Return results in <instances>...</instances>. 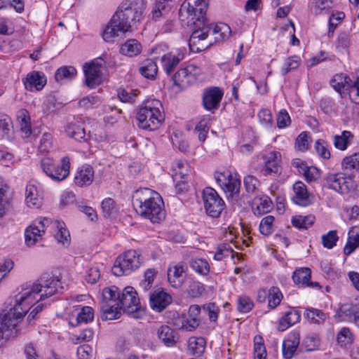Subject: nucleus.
Instances as JSON below:
<instances>
[{"label": "nucleus", "instance_id": "774afa93", "mask_svg": "<svg viewBox=\"0 0 359 359\" xmlns=\"http://www.w3.org/2000/svg\"><path fill=\"white\" fill-rule=\"evenodd\" d=\"M348 91L351 102L359 104V77L353 83H350Z\"/></svg>", "mask_w": 359, "mask_h": 359}, {"label": "nucleus", "instance_id": "0eeeda50", "mask_svg": "<svg viewBox=\"0 0 359 359\" xmlns=\"http://www.w3.org/2000/svg\"><path fill=\"white\" fill-rule=\"evenodd\" d=\"M141 263L140 254L135 250H129L116 258L111 271L116 276L128 275L138 269Z\"/></svg>", "mask_w": 359, "mask_h": 359}, {"label": "nucleus", "instance_id": "20e7f679", "mask_svg": "<svg viewBox=\"0 0 359 359\" xmlns=\"http://www.w3.org/2000/svg\"><path fill=\"white\" fill-rule=\"evenodd\" d=\"M136 194L143 196L135 199V204L139 208L137 211L140 216L149 219L152 223H159L165 218L164 203L158 193L144 188L137 190Z\"/></svg>", "mask_w": 359, "mask_h": 359}, {"label": "nucleus", "instance_id": "09e8293b", "mask_svg": "<svg viewBox=\"0 0 359 359\" xmlns=\"http://www.w3.org/2000/svg\"><path fill=\"white\" fill-rule=\"evenodd\" d=\"M283 298L280 290L278 287H271L268 293V306L273 309L281 302Z\"/></svg>", "mask_w": 359, "mask_h": 359}, {"label": "nucleus", "instance_id": "ddd939ff", "mask_svg": "<svg viewBox=\"0 0 359 359\" xmlns=\"http://www.w3.org/2000/svg\"><path fill=\"white\" fill-rule=\"evenodd\" d=\"M326 184L330 189L344 194L354 187L352 175L346 176L344 173L328 174L325 178Z\"/></svg>", "mask_w": 359, "mask_h": 359}, {"label": "nucleus", "instance_id": "412c9836", "mask_svg": "<svg viewBox=\"0 0 359 359\" xmlns=\"http://www.w3.org/2000/svg\"><path fill=\"white\" fill-rule=\"evenodd\" d=\"M65 223L60 220H52L48 224V231L54 235L57 243L63 246H68L70 242V235L65 227Z\"/></svg>", "mask_w": 359, "mask_h": 359}, {"label": "nucleus", "instance_id": "1a4fd4ad", "mask_svg": "<svg viewBox=\"0 0 359 359\" xmlns=\"http://www.w3.org/2000/svg\"><path fill=\"white\" fill-rule=\"evenodd\" d=\"M41 166L46 175L56 182L64 180L69 175L70 162L67 156L63 157L60 164H55L52 158L44 157Z\"/></svg>", "mask_w": 359, "mask_h": 359}, {"label": "nucleus", "instance_id": "8fccbe9b", "mask_svg": "<svg viewBox=\"0 0 359 359\" xmlns=\"http://www.w3.org/2000/svg\"><path fill=\"white\" fill-rule=\"evenodd\" d=\"M304 316L313 323L320 324L326 319V314L322 311L313 308L305 309Z\"/></svg>", "mask_w": 359, "mask_h": 359}, {"label": "nucleus", "instance_id": "7c9ffc66", "mask_svg": "<svg viewBox=\"0 0 359 359\" xmlns=\"http://www.w3.org/2000/svg\"><path fill=\"white\" fill-rule=\"evenodd\" d=\"M301 316L298 311L290 309L279 320L277 329L283 332L290 326L298 323Z\"/></svg>", "mask_w": 359, "mask_h": 359}, {"label": "nucleus", "instance_id": "6e6552de", "mask_svg": "<svg viewBox=\"0 0 359 359\" xmlns=\"http://www.w3.org/2000/svg\"><path fill=\"white\" fill-rule=\"evenodd\" d=\"M215 177L227 198L232 202H238L241 188V180L238 175L227 170L215 173Z\"/></svg>", "mask_w": 359, "mask_h": 359}, {"label": "nucleus", "instance_id": "39448f33", "mask_svg": "<svg viewBox=\"0 0 359 359\" xmlns=\"http://www.w3.org/2000/svg\"><path fill=\"white\" fill-rule=\"evenodd\" d=\"M210 33L216 35L215 40H223L230 36L231 28L225 23L203 24L201 29L193 31L189 41L190 49L193 52H201L209 48L212 44V41L207 40Z\"/></svg>", "mask_w": 359, "mask_h": 359}, {"label": "nucleus", "instance_id": "69168bd1", "mask_svg": "<svg viewBox=\"0 0 359 359\" xmlns=\"http://www.w3.org/2000/svg\"><path fill=\"white\" fill-rule=\"evenodd\" d=\"M210 118L205 117L202 118L195 127V130L198 133V140L200 142H203L209 130L208 121Z\"/></svg>", "mask_w": 359, "mask_h": 359}, {"label": "nucleus", "instance_id": "c9c22d12", "mask_svg": "<svg viewBox=\"0 0 359 359\" xmlns=\"http://www.w3.org/2000/svg\"><path fill=\"white\" fill-rule=\"evenodd\" d=\"M156 334L158 339L167 346H172L176 343L174 331L168 325H161Z\"/></svg>", "mask_w": 359, "mask_h": 359}, {"label": "nucleus", "instance_id": "f03ea898", "mask_svg": "<svg viewBox=\"0 0 359 359\" xmlns=\"http://www.w3.org/2000/svg\"><path fill=\"white\" fill-rule=\"evenodd\" d=\"M144 9L143 0H124L104 30L103 39L109 42L128 32L133 25L140 21Z\"/></svg>", "mask_w": 359, "mask_h": 359}, {"label": "nucleus", "instance_id": "b1692460", "mask_svg": "<svg viewBox=\"0 0 359 359\" xmlns=\"http://www.w3.org/2000/svg\"><path fill=\"white\" fill-rule=\"evenodd\" d=\"M94 179V170L90 165H83L79 168L74 177L76 186L83 187L92 184Z\"/></svg>", "mask_w": 359, "mask_h": 359}, {"label": "nucleus", "instance_id": "4be33fe9", "mask_svg": "<svg viewBox=\"0 0 359 359\" xmlns=\"http://www.w3.org/2000/svg\"><path fill=\"white\" fill-rule=\"evenodd\" d=\"M187 266L182 262L170 265L168 269V279L172 287L180 288L182 286Z\"/></svg>", "mask_w": 359, "mask_h": 359}, {"label": "nucleus", "instance_id": "de8ad7c7", "mask_svg": "<svg viewBox=\"0 0 359 359\" xmlns=\"http://www.w3.org/2000/svg\"><path fill=\"white\" fill-rule=\"evenodd\" d=\"M76 70L72 66H64L57 69L55 74L57 81L62 82L64 80H72L76 75Z\"/></svg>", "mask_w": 359, "mask_h": 359}, {"label": "nucleus", "instance_id": "79ce46f5", "mask_svg": "<svg viewBox=\"0 0 359 359\" xmlns=\"http://www.w3.org/2000/svg\"><path fill=\"white\" fill-rule=\"evenodd\" d=\"M359 246V231L352 229L348 231L347 242L344 248V253L348 256Z\"/></svg>", "mask_w": 359, "mask_h": 359}, {"label": "nucleus", "instance_id": "4d7b16f0", "mask_svg": "<svg viewBox=\"0 0 359 359\" xmlns=\"http://www.w3.org/2000/svg\"><path fill=\"white\" fill-rule=\"evenodd\" d=\"M341 167L346 170L359 169V152L346 156L341 161Z\"/></svg>", "mask_w": 359, "mask_h": 359}, {"label": "nucleus", "instance_id": "2f4dec72", "mask_svg": "<svg viewBox=\"0 0 359 359\" xmlns=\"http://www.w3.org/2000/svg\"><path fill=\"white\" fill-rule=\"evenodd\" d=\"M172 0H156L151 13L152 20H158L170 12Z\"/></svg>", "mask_w": 359, "mask_h": 359}, {"label": "nucleus", "instance_id": "4c0bfd02", "mask_svg": "<svg viewBox=\"0 0 359 359\" xmlns=\"http://www.w3.org/2000/svg\"><path fill=\"white\" fill-rule=\"evenodd\" d=\"M142 51V45L136 39L126 41L121 47L120 52L125 55L133 57L140 54Z\"/></svg>", "mask_w": 359, "mask_h": 359}, {"label": "nucleus", "instance_id": "473e14b6", "mask_svg": "<svg viewBox=\"0 0 359 359\" xmlns=\"http://www.w3.org/2000/svg\"><path fill=\"white\" fill-rule=\"evenodd\" d=\"M102 318L104 320H111L120 317L121 311H123L118 303L101 304Z\"/></svg>", "mask_w": 359, "mask_h": 359}, {"label": "nucleus", "instance_id": "338daca9", "mask_svg": "<svg viewBox=\"0 0 359 359\" xmlns=\"http://www.w3.org/2000/svg\"><path fill=\"white\" fill-rule=\"evenodd\" d=\"M339 237L337 231H330L327 233L322 236V243L327 249H332L338 241Z\"/></svg>", "mask_w": 359, "mask_h": 359}, {"label": "nucleus", "instance_id": "0e129e2a", "mask_svg": "<svg viewBox=\"0 0 359 359\" xmlns=\"http://www.w3.org/2000/svg\"><path fill=\"white\" fill-rule=\"evenodd\" d=\"M254 358L255 359H266V348L261 337L255 338Z\"/></svg>", "mask_w": 359, "mask_h": 359}, {"label": "nucleus", "instance_id": "393cba45", "mask_svg": "<svg viewBox=\"0 0 359 359\" xmlns=\"http://www.w3.org/2000/svg\"><path fill=\"white\" fill-rule=\"evenodd\" d=\"M42 201V195L37 187L32 183L27 184L25 190V202L27 206L39 208L41 206Z\"/></svg>", "mask_w": 359, "mask_h": 359}, {"label": "nucleus", "instance_id": "c03bdc74", "mask_svg": "<svg viewBox=\"0 0 359 359\" xmlns=\"http://www.w3.org/2000/svg\"><path fill=\"white\" fill-rule=\"evenodd\" d=\"M311 271L309 268H299L296 269L292 275L294 282L302 287H306L311 279Z\"/></svg>", "mask_w": 359, "mask_h": 359}, {"label": "nucleus", "instance_id": "3c124183", "mask_svg": "<svg viewBox=\"0 0 359 359\" xmlns=\"http://www.w3.org/2000/svg\"><path fill=\"white\" fill-rule=\"evenodd\" d=\"M275 217L272 215H267L263 217L259 224L260 233L266 236H269L274 231Z\"/></svg>", "mask_w": 359, "mask_h": 359}, {"label": "nucleus", "instance_id": "58836bf2", "mask_svg": "<svg viewBox=\"0 0 359 359\" xmlns=\"http://www.w3.org/2000/svg\"><path fill=\"white\" fill-rule=\"evenodd\" d=\"M139 72L144 77L148 79H154L157 74L158 67L154 60L148 59L143 62Z\"/></svg>", "mask_w": 359, "mask_h": 359}, {"label": "nucleus", "instance_id": "c85d7f7f", "mask_svg": "<svg viewBox=\"0 0 359 359\" xmlns=\"http://www.w3.org/2000/svg\"><path fill=\"white\" fill-rule=\"evenodd\" d=\"M338 316L341 320L353 322L359 326V311L355 305L352 304L341 305L339 309Z\"/></svg>", "mask_w": 359, "mask_h": 359}, {"label": "nucleus", "instance_id": "f8f14e48", "mask_svg": "<svg viewBox=\"0 0 359 359\" xmlns=\"http://www.w3.org/2000/svg\"><path fill=\"white\" fill-rule=\"evenodd\" d=\"M48 222H50V218L39 217L25 229V238L27 246H33L41 240L43 234L48 231Z\"/></svg>", "mask_w": 359, "mask_h": 359}, {"label": "nucleus", "instance_id": "a878e982", "mask_svg": "<svg viewBox=\"0 0 359 359\" xmlns=\"http://www.w3.org/2000/svg\"><path fill=\"white\" fill-rule=\"evenodd\" d=\"M150 306L158 312L162 311L171 302V297L163 291H156L150 294Z\"/></svg>", "mask_w": 359, "mask_h": 359}, {"label": "nucleus", "instance_id": "f3484780", "mask_svg": "<svg viewBox=\"0 0 359 359\" xmlns=\"http://www.w3.org/2000/svg\"><path fill=\"white\" fill-rule=\"evenodd\" d=\"M136 290L130 286L126 287L121 293L118 303L123 312L133 313L136 311L140 305Z\"/></svg>", "mask_w": 359, "mask_h": 359}, {"label": "nucleus", "instance_id": "cd10ccee", "mask_svg": "<svg viewBox=\"0 0 359 359\" xmlns=\"http://www.w3.org/2000/svg\"><path fill=\"white\" fill-rule=\"evenodd\" d=\"M172 172L174 181L190 178L192 174V169L187 161L183 160H175L172 163Z\"/></svg>", "mask_w": 359, "mask_h": 359}, {"label": "nucleus", "instance_id": "5701e85b", "mask_svg": "<svg viewBox=\"0 0 359 359\" xmlns=\"http://www.w3.org/2000/svg\"><path fill=\"white\" fill-rule=\"evenodd\" d=\"M94 318V311L90 306H78L69 320V325L76 327L81 323H88Z\"/></svg>", "mask_w": 359, "mask_h": 359}, {"label": "nucleus", "instance_id": "6e6d98bb", "mask_svg": "<svg viewBox=\"0 0 359 359\" xmlns=\"http://www.w3.org/2000/svg\"><path fill=\"white\" fill-rule=\"evenodd\" d=\"M204 291V285L199 281L194 280L188 281V286L186 292L189 297L193 298L198 297Z\"/></svg>", "mask_w": 359, "mask_h": 359}, {"label": "nucleus", "instance_id": "49530a36", "mask_svg": "<svg viewBox=\"0 0 359 359\" xmlns=\"http://www.w3.org/2000/svg\"><path fill=\"white\" fill-rule=\"evenodd\" d=\"M121 292L116 286L105 287L102 291V300L101 304L118 303Z\"/></svg>", "mask_w": 359, "mask_h": 359}, {"label": "nucleus", "instance_id": "e433bc0d", "mask_svg": "<svg viewBox=\"0 0 359 359\" xmlns=\"http://www.w3.org/2000/svg\"><path fill=\"white\" fill-rule=\"evenodd\" d=\"M200 322V319H196L186 313H182L181 317L177 320L176 324L179 326L180 330L186 332H191L198 327Z\"/></svg>", "mask_w": 359, "mask_h": 359}, {"label": "nucleus", "instance_id": "bf43d9fd", "mask_svg": "<svg viewBox=\"0 0 359 359\" xmlns=\"http://www.w3.org/2000/svg\"><path fill=\"white\" fill-rule=\"evenodd\" d=\"M254 307L253 301L246 295H241L237 299V309L241 313H248Z\"/></svg>", "mask_w": 359, "mask_h": 359}, {"label": "nucleus", "instance_id": "864d4df0", "mask_svg": "<svg viewBox=\"0 0 359 359\" xmlns=\"http://www.w3.org/2000/svg\"><path fill=\"white\" fill-rule=\"evenodd\" d=\"M17 118L20 123L21 130L27 135H29L31 133V126L28 111L25 109H20L17 113Z\"/></svg>", "mask_w": 359, "mask_h": 359}, {"label": "nucleus", "instance_id": "6ab92c4d", "mask_svg": "<svg viewBox=\"0 0 359 359\" xmlns=\"http://www.w3.org/2000/svg\"><path fill=\"white\" fill-rule=\"evenodd\" d=\"M224 93L218 87H211L203 90L202 104L203 107L212 113L219 107Z\"/></svg>", "mask_w": 359, "mask_h": 359}, {"label": "nucleus", "instance_id": "2eb2a0df", "mask_svg": "<svg viewBox=\"0 0 359 359\" xmlns=\"http://www.w3.org/2000/svg\"><path fill=\"white\" fill-rule=\"evenodd\" d=\"M207 8V2H203L199 8L193 6V8H189V9L185 11H182V5L179 11L180 18L183 21L185 20L184 18H186L188 24H194L196 25L197 29H201L203 24H207L205 22V15L206 13Z\"/></svg>", "mask_w": 359, "mask_h": 359}, {"label": "nucleus", "instance_id": "ea45409f", "mask_svg": "<svg viewBox=\"0 0 359 359\" xmlns=\"http://www.w3.org/2000/svg\"><path fill=\"white\" fill-rule=\"evenodd\" d=\"M351 79L348 76L343 74H336L330 81L332 87L338 92L341 95L343 93V90H348L351 83Z\"/></svg>", "mask_w": 359, "mask_h": 359}, {"label": "nucleus", "instance_id": "e2e57ef3", "mask_svg": "<svg viewBox=\"0 0 359 359\" xmlns=\"http://www.w3.org/2000/svg\"><path fill=\"white\" fill-rule=\"evenodd\" d=\"M311 140L309 133L302 132L296 139L295 148L299 151H304L308 149Z\"/></svg>", "mask_w": 359, "mask_h": 359}, {"label": "nucleus", "instance_id": "dca6fc26", "mask_svg": "<svg viewBox=\"0 0 359 359\" xmlns=\"http://www.w3.org/2000/svg\"><path fill=\"white\" fill-rule=\"evenodd\" d=\"M262 172L263 175L276 176L280 173L281 154L280 152L273 151L266 153L265 154L262 155Z\"/></svg>", "mask_w": 359, "mask_h": 359}, {"label": "nucleus", "instance_id": "f704fd0d", "mask_svg": "<svg viewBox=\"0 0 359 359\" xmlns=\"http://www.w3.org/2000/svg\"><path fill=\"white\" fill-rule=\"evenodd\" d=\"M271 209L272 202L269 197L263 196L255 198L252 206V211L255 215H262L270 212Z\"/></svg>", "mask_w": 359, "mask_h": 359}, {"label": "nucleus", "instance_id": "9b49d317", "mask_svg": "<svg viewBox=\"0 0 359 359\" xmlns=\"http://www.w3.org/2000/svg\"><path fill=\"white\" fill-rule=\"evenodd\" d=\"M104 62L98 57L90 62L85 63L83 69L86 86L90 88H95L102 83L101 69Z\"/></svg>", "mask_w": 359, "mask_h": 359}, {"label": "nucleus", "instance_id": "37998d69", "mask_svg": "<svg viewBox=\"0 0 359 359\" xmlns=\"http://www.w3.org/2000/svg\"><path fill=\"white\" fill-rule=\"evenodd\" d=\"M206 341L203 337H191L189 341V348L192 354L200 357L205 351Z\"/></svg>", "mask_w": 359, "mask_h": 359}, {"label": "nucleus", "instance_id": "72a5a7b5", "mask_svg": "<svg viewBox=\"0 0 359 359\" xmlns=\"http://www.w3.org/2000/svg\"><path fill=\"white\" fill-rule=\"evenodd\" d=\"M67 135L78 142H85L90 137L85 128L79 124L71 123L66 128Z\"/></svg>", "mask_w": 359, "mask_h": 359}, {"label": "nucleus", "instance_id": "423d86ee", "mask_svg": "<svg viewBox=\"0 0 359 359\" xmlns=\"http://www.w3.org/2000/svg\"><path fill=\"white\" fill-rule=\"evenodd\" d=\"M162 104L158 100H148L137 109V126L144 130H154L159 128L163 120L161 113Z\"/></svg>", "mask_w": 359, "mask_h": 359}, {"label": "nucleus", "instance_id": "603ef678", "mask_svg": "<svg viewBox=\"0 0 359 359\" xmlns=\"http://www.w3.org/2000/svg\"><path fill=\"white\" fill-rule=\"evenodd\" d=\"M315 217L312 215L302 216L298 215L293 217L292 224L294 226L299 229H307L314 223Z\"/></svg>", "mask_w": 359, "mask_h": 359}, {"label": "nucleus", "instance_id": "a18cd8bd", "mask_svg": "<svg viewBox=\"0 0 359 359\" xmlns=\"http://www.w3.org/2000/svg\"><path fill=\"white\" fill-rule=\"evenodd\" d=\"M191 269L201 276H207L210 272V265L205 259H192L189 262Z\"/></svg>", "mask_w": 359, "mask_h": 359}, {"label": "nucleus", "instance_id": "bb28decb", "mask_svg": "<svg viewBox=\"0 0 359 359\" xmlns=\"http://www.w3.org/2000/svg\"><path fill=\"white\" fill-rule=\"evenodd\" d=\"M294 195L292 198L294 203L301 206H308L311 203L310 196L306 185L302 182H297L293 185Z\"/></svg>", "mask_w": 359, "mask_h": 359}, {"label": "nucleus", "instance_id": "5fc2aeb1", "mask_svg": "<svg viewBox=\"0 0 359 359\" xmlns=\"http://www.w3.org/2000/svg\"><path fill=\"white\" fill-rule=\"evenodd\" d=\"M101 208L104 217H114L118 210L114 201L111 198H107L102 201Z\"/></svg>", "mask_w": 359, "mask_h": 359}, {"label": "nucleus", "instance_id": "4468645a", "mask_svg": "<svg viewBox=\"0 0 359 359\" xmlns=\"http://www.w3.org/2000/svg\"><path fill=\"white\" fill-rule=\"evenodd\" d=\"M199 73V69L190 65L179 69L172 76L173 84L180 90H183L195 83Z\"/></svg>", "mask_w": 359, "mask_h": 359}, {"label": "nucleus", "instance_id": "a19ab883", "mask_svg": "<svg viewBox=\"0 0 359 359\" xmlns=\"http://www.w3.org/2000/svg\"><path fill=\"white\" fill-rule=\"evenodd\" d=\"M353 138V135L350 131L344 130L341 135L334 136V145L337 149L344 151L351 144Z\"/></svg>", "mask_w": 359, "mask_h": 359}, {"label": "nucleus", "instance_id": "c756f323", "mask_svg": "<svg viewBox=\"0 0 359 359\" xmlns=\"http://www.w3.org/2000/svg\"><path fill=\"white\" fill-rule=\"evenodd\" d=\"M300 337L297 332L291 333L283 343V355L285 359H291L299 344Z\"/></svg>", "mask_w": 359, "mask_h": 359}, {"label": "nucleus", "instance_id": "052dcab7", "mask_svg": "<svg viewBox=\"0 0 359 359\" xmlns=\"http://www.w3.org/2000/svg\"><path fill=\"white\" fill-rule=\"evenodd\" d=\"M243 183L248 194H255L259 186V181L253 175H249L244 177Z\"/></svg>", "mask_w": 359, "mask_h": 359}, {"label": "nucleus", "instance_id": "680f3d73", "mask_svg": "<svg viewBox=\"0 0 359 359\" xmlns=\"http://www.w3.org/2000/svg\"><path fill=\"white\" fill-rule=\"evenodd\" d=\"M337 340L341 347H346V346L350 345L353 340V335L351 333L350 330L347 327L341 328L337 334Z\"/></svg>", "mask_w": 359, "mask_h": 359}, {"label": "nucleus", "instance_id": "9d476101", "mask_svg": "<svg viewBox=\"0 0 359 359\" xmlns=\"http://www.w3.org/2000/svg\"><path fill=\"white\" fill-rule=\"evenodd\" d=\"M205 212L210 217L217 218L224 209L225 203L218 193L211 187H206L202 193Z\"/></svg>", "mask_w": 359, "mask_h": 359}, {"label": "nucleus", "instance_id": "7ed1b4c3", "mask_svg": "<svg viewBox=\"0 0 359 359\" xmlns=\"http://www.w3.org/2000/svg\"><path fill=\"white\" fill-rule=\"evenodd\" d=\"M36 285L39 286L38 287H39V290L37 292V294L35 296L34 300L30 304L29 309L26 311L27 312L34 304L36 305L28 315L27 319L29 321L34 319L37 313L43 309V304L40 301L43 300L45 298L51 297L55 293L62 292V290L65 288V286L60 279L50 273H45L41 276V278L37 280L36 283L32 285H22L20 291H19L13 298H11L9 300V302L6 304V306L11 302V300L15 299L16 295L21 292L22 289L32 288ZM26 313H25V315Z\"/></svg>", "mask_w": 359, "mask_h": 359}, {"label": "nucleus", "instance_id": "aec40b11", "mask_svg": "<svg viewBox=\"0 0 359 359\" xmlns=\"http://www.w3.org/2000/svg\"><path fill=\"white\" fill-rule=\"evenodd\" d=\"M26 90L30 92L39 91L43 89L47 82L44 73L39 71L29 72L22 79Z\"/></svg>", "mask_w": 359, "mask_h": 359}, {"label": "nucleus", "instance_id": "13d9d810", "mask_svg": "<svg viewBox=\"0 0 359 359\" xmlns=\"http://www.w3.org/2000/svg\"><path fill=\"white\" fill-rule=\"evenodd\" d=\"M300 65V58L297 55H293L286 58L281 67V74L285 76L292 70L296 69Z\"/></svg>", "mask_w": 359, "mask_h": 359}, {"label": "nucleus", "instance_id": "f257e3e1", "mask_svg": "<svg viewBox=\"0 0 359 359\" xmlns=\"http://www.w3.org/2000/svg\"><path fill=\"white\" fill-rule=\"evenodd\" d=\"M39 286L22 289L13 300L6 306L0 317V344L15 337L20 331V323L29 305L35 299Z\"/></svg>", "mask_w": 359, "mask_h": 359}, {"label": "nucleus", "instance_id": "a211bd4d", "mask_svg": "<svg viewBox=\"0 0 359 359\" xmlns=\"http://www.w3.org/2000/svg\"><path fill=\"white\" fill-rule=\"evenodd\" d=\"M185 48H176L168 52L161 57V65L167 74H170L184 58Z\"/></svg>", "mask_w": 359, "mask_h": 359}]
</instances>
